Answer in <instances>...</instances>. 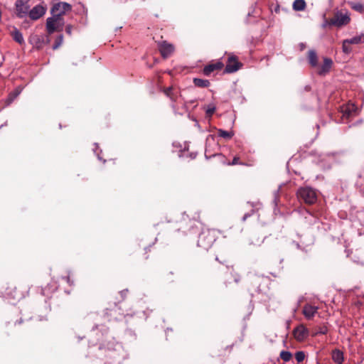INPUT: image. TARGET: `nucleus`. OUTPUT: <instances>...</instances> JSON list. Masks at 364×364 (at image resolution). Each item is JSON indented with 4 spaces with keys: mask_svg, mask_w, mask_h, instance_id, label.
Listing matches in <instances>:
<instances>
[{
    "mask_svg": "<svg viewBox=\"0 0 364 364\" xmlns=\"http://www.w3.org/2000/svg\"><path fill=\"white\" fill-rule=\"evenodd\" d=\"M72 10V6L66 2L53 3L50 9L51 17L46 19V31L48 34L62 31L64 26L63 16Z\"/></svg>",
    "mask_w": 364,
    "mask_h": 364,
    "instance_id": "f257e3e1",
    "label": "nucleus"
},
{
    "mask_svg": "<svg viewBox=\"0 0 364 364\" xmlns=\"http://www.w3.org/2000/svg\"><path fill=\"white\" fill-rule=\"evenodd\" d=\"M217 237L218 233L215 229L203 230L198 236V246L208 250L213 246Z\"/></svg>",
    "mask_w": 364,
    "mask_h": 364,
    "instance_id": "f03ea898",
    "label": "nucleus"
},
{
    "mask_svg": "<svg viewBox=\"0 0 364 364\" xmlns=\"http://www.w3.org/2000/svg\"><path fill=\"white\" fill-rule=\"evenodd\" d=\"M296 196L300 202L307 205L316 203L318 199L316 190L309 186L300 187L296 191Z\"/></svg>",
    "mask_w": 364,
    "mask_h": 364,
    "instance_id": "7ed1b4c3",
    "label": "nucleus"
},
{
    "mask_svg": "<svg viewBox=\"0 0 364 364\" xmlns=\"http://www.w3.org/2000/svg\"><path fill=\"white\" fill-rule=\"evenodd\" d=\"M27 293V287L23 288L21 284H19L18 286L11 284L6 289L7 295L17 301L24 298Z\"/></svg>",
    "mask_w": 364,
    "mask_h": 364,
    "instance_id": "20e7f679",
    "label": "nucleus"
},
{
    "mask_svg": "<svg viewBox=\"0 0 364 364\" xmlns=\"http://www.w3.org/2000/svg\"><path fill=\"white\" fill-rule=\"evenodd\" d=\"M30 6L28 0H16L15 3V14L19 18H23L28 14Z\"/></svg>",
    "mask_w": 364,
    "mask_h": 364,
    "instance_id": "39448f33",
    "label": "nucleus"
},
{
    "mask_svg": "<svg viewBox=\"0 0 364 364\" xmlns=\"http://www.w3.org/2000/svg\"><path fill=\"white\" fill-rule=\"evenodd\" d=\"M242 66V63L238 61L237 56L230 54L226 63L225 73H232L237 71Z\"/></svg>",
    "mask_w": 364,
    "mask_h": 364,
    "instance_id": "423d86ee",
    "label": "nucleus"
},
{
    "mask_svg": "<svg viewBox=\"0 0 364 364\" xmlns=\"http://www.w3.org/2000/svg\"><path fill=\"white\" fill-rule=\"evenodd\" d=\"M350 21V16L347 14L337 12L331 18V23L333 26L342 27L349 23Z\"/></svg>",
    "mask_w": 364,
    "mask_h": 364,
    "instance_id": "0eeeda50",
    "label": "nucleus"
},
{
    "mask_svg": "<svg viewBox=\"0 0 364 364\" xmlns=\"http://www.w3.org/2000/svg\"><path fill=\"white\" fill-rule=\"evenodd\" d=\"M47 11V6L43 4H38L33 7L29 12L28 16L33 21H37L43 16Z\"/></svg>",
    "mask_w": 364,
    "mask_h": 364,
    "instance_id": "6e6552de",
    "label": "nucleus"
},
{
    "mask_svg": "<svg viewBox=\"0 0 364 364\" xmlns=\"http://www.w3.org/2000/svg\"><path fill=\"white\" fill-rule=\"evenodd\" d=\"M292 334L294 336V338L297 341L302 342L308 338L309 335V329L304 326V325L300 324L297 326L296 328H294Z\"/></svg>",
    "mask_w": 364,
    "mask_h": 364,
    "instance_id": "1a4fd4ad",
    "label": "nucleus"
},
{
    "mask_svg": "<svg viewBox=\"0 0 364 364\" xmlns=\"http://www.w3.org/2000/svg\"><path fill=\"white\" fill-rule=\"evenodd\" d=\"M159 49L161 56L164 58H167L173 53L174 46L166 41H163L159 44Z\"/></svg>",
    "mask_w": 364,
    "mask_h": 364,
    "instance_id": "9d476101",
    "label": "nucleus"
},
{
    "mask_svg": "<svg viewBox=\"0 0 364 364\" xmlns=\"http://www.w3.org/2000/svg\"><path fill=\"white\" fill-rule=\"evenodd\" d=\"M224 64L221 61H217L215 63H210L205 65L203 69V73L209 76L214 71H219L223 69Z\"/></svg>",
    "mask_w": 364,
    "mask_h": 364,
    "instance_id": "9b49d317",
    "label": "nucleus"
},
{
    "mask_svg": "<svg viewBox=\"0 0 364 364\" xmlns=\"http://www.w3.org/2000/svg\"><path fill=\"white\" fill-rule=\"evenodd\" d=\"M318 310V306L306 304L303 307L302 314L306 319L311 320L317 314Z\"/></svg>",
    "mask_w": 364,
    "mask_h": 364,
    "instance_id": "f8f14e48",
    "label": "nucleus"
},
{
    "mask_svg": "<svg viewBox=\"0 0 364 364\" xmlns=\"http://www.w3.org/2000/svg\"><path fill=\"white\" fill-rule=\"evenodd\" d=\"M332 64L333 61L331 59L328 58H324L323 63L318 70V74L321 75L327 73L329 71Z\"/></svg>",
    "mask_w": 364,
    "mask_h": 364,
    "instance_id": "ddd939ff",
    "label": "nucleus"
},
{
    "mask_svg": "<svg viewBox=\"0 0 364 364\" xmlns=\"http://www.w3.org/2000/svg\"><path fill=\"white\" fill-rule=\"evenodd\" d=\"M23 87L19 85L15 88L14 91L10 92L7 99V104H11L22 92Z\"/></svg>",
    "mask_w": 364,
    "mask_h": 364,
    "instance_id": "4468645a",
    "label": "nucleus"
},
{
    "mask_svg": "<svg viewBox=\"0 0 364 364\" xmlns=\"http://www.w3.org/2000/svg\"><path fill=\"white\" fill-rule=\"evenodd\" d=\"M164 94L169 97L173 102H176L178 98V92L172 87L164 89Z\"/></svg>",
    "mask_w": 364,
    "mask_h": 364,
    "instance_id": "2eb2a0df",
    "label": "nucleus"
},
{
    "mask_svg": "<svg viewBox=\"0 0 364 364\" xmlns=\"http://www.w3.org/2000/svg\"><path fill=\"white\" fill-rule=\"evenodd\" d=\"M10 34L13 39L18 43L21 45L24 43L23 35L16 28H14L13 31H11Z\"/></svg>",
    "mask_w": 364,
    "mask_h": 364,
    "instance_id": "dca6fc26",
    "label": "nucleus"
},
{
    "mask_svg": "<svg viewBox=\"0 0 364 364\" xmlns=\"http://www.w3.org/2000/svg\"><path fill=\"white\" fill-rule=\"evenodd\" d=\"M306 4L304 0H295L292 4V8L296 11H304Z\"/></svg>",
    "mask_w": 364,
    "mask_h": 364,
    "instance_id": "f3484780",
    "label": "nucleus"
},
{
    "mask_svg": "<svg viewBox=\"0 0 364 364\" xmlns=\"http://www.w3.org/2000/svg\"><path fill=\"white\" fill-rule=\"evenodd\" d=\"M332 358L337 364H342L343 361V354L339 350H335L332 353Z\"/></svg>",
    "mask_w": 364,
    "mask_h": 364,
    "instance_id": "a211bd4d",
    "label": "nucleus"
},
{
    "mask_svg": "<svg viewBox=\"0 0 364 364\" xmlns=\"http://www.w3.org/2000/svg\"><path fill=\"white\" fill-rule=\"evenodd\" d=\"M308 59L311 66L315 67L317 65L318 58L314 50H311L308 52Z\"/></svg>",
    "mask_w": 364,
    "mask_h": 364,
    "instance_id": "6ab92c4d",
    "label": "nucleus"
},
{
    "mask_svg": "<svg viewBox=\"0 0 364 364\" xmlns=\"http://www.w3.org/2000/svg\"><path fill=\"white\" fill-rule=\"evenodd\" d=\"M350 45H358L364 43V34H360L358 36H355L350 39H347Z\"/></svg>",
    "mask_w": 364,
    "mask_h": 364,
    "instance_id": "aec40b11",
    "label": "nucleus"
},
{
    "mask_svg": "<svg viewBox=\"0 0 364 364\" xmlns=\"http://www.w3.org/2000/svg\"><path fill=\"white\" fill-rule=\"evenodd\" d=\"M193 83L196 87H208L210 86V83L208 80H203L200 78H194Z\"/></svg>",
    "mask_w": 364,
    "mask_h": 364,
    "instance_id": "412c9836",
    "label": "nucleus"
},
{
    "mask_svg": "<svg viewBox=\"0 0 364 364\" xmlns=\"http://www.w3.org/2000/svg\"><path fill=\"white\" fill-rule=\"evenodd\" d=\"M342 49L344 53L349 54L352 51V48L350 43L348 41V40L345 39L343 41L342 43Z\"/></svg>",
    "mask_w": 364,
    "mask_h": 364,
    "instance_id": "4be33fe9",
    "label": "nucleus"
},
{
    "mask_svg": "<svg viewBox=\"0 0 364 364\" xmlns=\"http://www.w3.org/2000/svg\"><path fill=\"white\" fill-rule=\"evenodd\" d=\"M279 356L283 361L289 362L292 358V354L289 351L282 350Z\"/></svg>",
    "mask_w": 364,
    "mask_h": 364,
    "instance_id": "5701e85b",
    "label": "nucleus"
},
{
    "mask_svg": "<svg viewBox=\"0 0 364 364\" xmlns=\"http://www.w3.org/2000/svg\"><path fill=\"white\" fill-rule=\"evenodd\" d=\"M218 134L219 136L226 139H230L233 136V134L231 132L220 129L218 130Z\"/></svg>",
    "mask_w": 364,
    "mask_h": 364,
    "instance_id": "b1692460",
    "label": "nucleus"
},
{
    "mask_svg": "<svg viewBox=\"0 0 364 364\" xmlns=\"http://www.w3.org/2000/svg\"><path fill=\"white\" fill-rule=\"evenodd\" d=\"M328 332V328L326 326H318L317 328L316 331L313 334V336L317 335H325Z\"/></svg>",
    "mask_w": 364,
    "mask_h": 364,
    "instance_id": "393cba45",
    "label": "nucleus"
},
{
    "mask_svg": "<svg viewBox=\"0 0 364 364\" xmlns=\"http://www.w3.org/2000/svg\"><path fill=\"white\" fill-rule=\"evenodd\" d=\"M215 109H216V108L214 105H209L205 111L207 117H211L212 115L215 113Z\"/></svg>",
    "mask_w": 364,
    "mask_h": 364,
    "instance_id": "a878e982",
    "label": "nucleus"
},
{
    "mask_svg": "<svg viewBox=\"0 0 364 364\" xmlns=\"http://www.w3.org/2000/svg\"><path fill=\"white\" fill-rule=\"evenodd\" d=\"M295 358L298 363L304 361L305 358V353L303 351H297L295 353Z\"/></svg>",
    "mask_w": 364,
    "mask_h": 364,
    "instance_id": "bb28decb",
    "label": "nucleus"
},
{
    "mask_svg": "<svg viewBox=\"0 0 364 364\" xmlns=\"http://www.w3.org/2000/svg\"><path fill=\"white\" fill-rule=\"evenodd\" d=\"M63 35L58 36L57 37L55 41V43H54L53 46V48L54 50L57 49L63 43Z\"/></svg>",
    "mask_w": 364,
    "mask_h": 364,
    "instance_id": "cd10ccee",
    "label": "nucleus"
},
{
    "mask_svg": "<svg viewBox=\"0 0 364 364\" xmlns=\"http://www.w3.org/2000/svg\"><path fill=\"white\" fill-rule=\"evenodd\" d=\"M352 9L360 13L364 12V6L360 3L355 4L352 6Z\"/></svg>",
    "mask_w": 364,
    "mask_h": 364,
    "instance_id": "c85d7f7f",
    "label": "nucleus"
},
{
    "mask_svg": "<svg viewBox=\"0 0 364 364\" xmlns=\"http://www.w3.org/2000/svg\"><path fill=\"white\" fill-rule=\"evenodd\" d=\"M215 260L218 261L219 263L225 264L228 267L229 259L227 257H222L221 258H219L218 256H216Z\"/></svg>",
    "mask_w": 364,
    "mask_h": 364,
    "instance_id": "c756f323",
    "label": "nucleus"
},
{
    "mask_svg": "<svg viewBox=\"0 0 364 364\" xmlns=\"http://www.w3.org/2000/svg\"><path fill=\"white\" fill-rule=\"evenodd\" d=\"M330 22H331V18L328 19V18H324V21L322 23L321 27L323 28H326L327 26H333Z\"/></svg>",
    "mask_w": 364,
    "mask_h": 364,
    "instance_id": "7c9ffc66",
    "label": "nucleus"
},
{
    "mask_svg": "<svg viewBox=\"0 0 364 364\" xmlns=\"http://www.w3.org/2000/svg\"><path fill=\"white\" fill-rule=\"evenodd\" d=\"M62 279H64L70 286L74 285V282L70 279V275L63 277Z\"/></svg>",
    "mask_w": 364,
    "mask_h": 364,
    "instance_id": "2f4dec72",
    "label": "nucleus"
},
{
    "mask_svg": "<svg viewBox=\"0 0 364 364\" xmlns=\"http://www.w3.org/2000/svg\"><path fill=\"white\" fill-rule=\"evenodd\" d=\"M231 274L235 283H238L240 281L241 277L238 274H237L236 272H231Z\"/></svg>",
    "mask_w": 364,
    "mask_h": 364,
    "instance_id": "473e14b6",
    "label": "nucleus"
},
{
    "mask_svg": "<svg viewBox=\"0 0 364 364\" xmlns=\"http://www.w3.org/2000/svg\"><path fill=\"white\" fill-rule=\"evenodd\" d=\"M73 29V26H71V25H68L66 27H65V32L66 33H68V35H71L72 34V31Z\"/></svg>",
    "mask_w": 364,
    "mask_h": 364,
    "instance_id": "72a5a7b5",
    "label": "nucleus"
},
{
    "mask_svg": "<svg viewBox=\"0 0 364 364\" xmlns=\"http://www.w3.org/2000/svg\"><path fill=\"white\" fill-rule=\"evenodd\" d=\"M98 149V146L96 144V149ZM96 152V156L97 157L98 159H102V156L100 155V153L102 152V151L100 150V152H97V150L95 151Z\"/></svg>",
    "mask_w": 364,
    "mask_h": 364,
    "instance_id": "f704fd0d",
    "label": "nucleus"
},
{
    "mask_svg": "<svg viewBox=\"0 0 364 364\" xmlns=\"http://www.w3.org/2000/svg\"><path fill=\"white\" fill-rule=\"evenodd\" d=\"M237 162H238V161H235V160L228 161V163H227V165H228V166L235 165V164H238Z\"/></svg>",
    "mask_w": 364,
    "mask_h": 364,
    "instance_id": "c9c22d12",
    "label": "nucleus"
},
{
    "mask_svg": "<svg viewBox=\"0 0 364 364\" xmlns=\"http://www.w3.org/2000/svg\"><path fill=\"white\" fill-rule=\"evenodd\" d=\"M332 156H333V157H341V156H343V155L340 154L339 153H335V154H333Z\"/></svg>",
    "mask_w": 364,
    "mask_h": 364,
    "instance_id": "e433bc0d",
    "label": "nucleus"
},
{
    "mask_svg": "<svg viewBox=\"0 0 364 364\" xmlns=\"http://www.w3.org/2000/svg\"><path fill=\"white\" fill-rule=\"evenodd\" d=\"M250 214H245L243 217V220H245L248 217H250Z\"/></svg>",
    "mask_w": 364,
    "mask_h": 364,
    "instance_id": "4c0bfd02",
    "label": "nucleus"
},
{
    "mask_svg": "<svg viewBox=\"0 0 364 364\" xmlns=\"http://www.w3.org/2000/svg\"><path fill=\"white\" fill-rule=\"evenodd\" d=\"M191 157L194 159V158L196 157V154H193L191 155Z\"/></svg>",
    "mask_w": 364,
    "mask_h": 364,
    "instance_id": "58836bf2",
    "label": "nucleus"
},
{
    "mask_svg": "<svg viewBox=\"0 0 364 364\" xmlns=\"http://www.w3.org/2000/svg\"><path fill=\"white\" fill-rule=\"evenodd\" d=\"M121 294H122V296H124L126 294V291H122L121 292Z\"/></svg>",
    "mask_w": 364,
    "mask_h": 364,
    "instance_id": "ea45409f",
    "label": "nucleus"
},
{
    "mask_svg": "<svg viewBox=\"0 0 364 364\" xmlns=\"http://www.w3.org/2000/svg\"><path fill=\"white\" fill-rule=\"evenodd\" d=\"M148 250L149 251V247L145 248L146 253L147 252Z\"/></svg>",
    "mask_w": 364,
    "mask_h": 364,
    "instance_id": "a19ab883",
    "label": "nucleus"
},
{
    "mask_svg": "<svg viewBox=\"0 0 364 364\" xmlns=\"http://www.w3.org/2000/svg\"><path fill=\"white\" fill-rule=\"evenodd\" d=\"M224 284H225V287H228V282L227 281H225Z\"/></svg>",
    "mask_w": 364,
    "mask_h": 364,
    "instance_id": "79ce46f5",
    "label": "nucleus"
},
{
    "mask_svg": "<svg viewBox=\"0 0 364 364\" xmlns=\"http://www.w3.org/2000/svg\"><path fill=\"white\" fill-rule=\"evenodd\" d=\"M232 159L236 160V159H239L236 156H234V158Z\"/></svg>",
    "mask_w": 364,
    "mask_h": 364,
    "instance_id": "37998d69",
    "label": "nucleus"
},
{
    "mask_svg": "<svg viewBox=\"0 0 364 364\" xmlns=\"http://www.w3.org/2000/svg\"><path fill=\"white\" fill-rule=\"evenodd\" d=\"M296 247L297 248H300V245L298 243L296 244Z\"/></svg>",
    "mask_w": 364,
    "mask_h": 364,
    "instance_id": "c03bdc74",
    "label": "nucleus"
}]
</instances>
